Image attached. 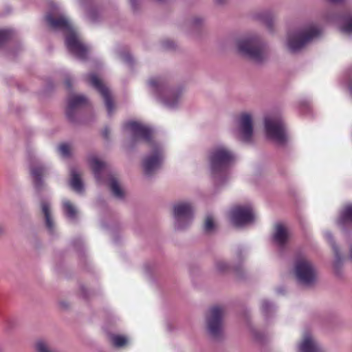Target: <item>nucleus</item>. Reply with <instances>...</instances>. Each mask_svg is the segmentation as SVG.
I'll return each instance as SVG.
<instances>
[{"label": "nucleus", "instance_id": "50", "mask_svg": "<svg viewBox=\"0 0 352 352\" xmlns=\"http://www.w3.org/2000/svg\"><path fill=\"white\" fill-rule=\"evenodd\" d=\"M234 270H235V271H236V272H238V271H239V269H238V268H235Z\"/></svg>", "mask_w": 352, "mask_h": 352}, {"label": "nucleus", "instance_id": "28", "mask_svg": "<svg viewBox=\"0 0 352 352\" xmlns=\"http://www.w3.org/2000/svg\"><path fill=\"white\" fill-rule=\"evenodd\" d=\"M257 17L263 21L270 30H272L276 16L271 10H264L257 14Z\"/></svg>", "mask_w": 352, "mask_h": 352}, {"label": "nucleus", "instance_id": "44", "mask_svg": "<svg viewBox=\"0 0 352 352\" xmlns=\"http://www.w3.org/2000/svg\"><path fill=\"white\" fill-rule=\"evenodd\" d=\"M349 259L352 262V244L350 245V248H349Z\"/></svg>", "mask_w": 352, "mask_h": 352}, {"label": "nucleus", "instance_id": "22", "mask_svg": "<svg viewBox=\"0 0 352 352\" xmlns=\"http://www.w3.org/2000/svg\"><path fill=\"white\" fill-rule=\"evenodd\" d=\"M41 209L44 216L45 226L49 232H52L54 228V223L51 214L50 203L47 200H41Z\"/></svg>", "mask_w": 352, "mask_h": 352}, {"label": "nucleus", "instance_id": "3", "mask_svg": "<svg viewBox=\"0 0 352 352\" xmlns=\"http://www.w3.org/2000/svg\"><path fill=\"white\" fill-rule=\"evenodd\" d=\"M239 52L256 64L263 65L270 55L268 43L258 34H251L236 41Z\"/></svg>", "mask_w": 352, "mask_h": 352}, {"label": "nucleus", "instance_id": "4", "mask_svg": "<svg viewBox=\"0 0 352 352\" xmlns=\"http://www.w3.org/2000/svg\"><path fill=\"white\" fill-rule=\"evenodd\" d=\"M321 33V29L316 24H308L287 35V46L292 53H296L305 45L318 37Z\"/></svg>", "mask_w": 352, "mask_h": 352}, {"label": "nucleus", "instance_id": "26", "mask_svg": "<svg viewBox=\"0 0 352 352\" xmlns=\"http://www.w3.org/2000/svg\"><path fill=\"white\" fill-rule=\"evenodd\" d=\"M337 223L342 228H344L347 223L352 225V204H348L344 208L337 220Z\"/></svg>", "mask_w": 352, "mask_h": 352}, {"label": "nucleus", "instance_id": "24", "mask_svg": "<svg viewBox=\"0 0 352 352\" xmlns=\"http://www.w3.org/2000/svg\"><path fill=\"white\" fill-rule=\"evenodd\" d=\"M69 185L71 188L78 193H82L84 191V186L81 179L80 173L75 168L70 170Z\"/></svg>", "mask_w": 352, "mask_h": 352}, {"label": "nucleus", "instance_id": "9", "mask_svg": "<svg viewBox=\"0 0 352 352\" xmlns=\"http://www.w3.org/2000/svg\"><path fill=\"white\" fill-rule=\"evenodd\" d=\"M265 129L268 138L279 146H285L288 140L285 125L280 118H266Z\"/></svg>", "mask_w": 352, "mask_h": 352}, {"label": "nucleus", "instance_id": "23", "mask_svg": "<svg viewBox=\"0 0 352 352\" xmlns=\"http://www.w3.org/2000/svg\"><path fill=\"white\" fill-rule=\"evenodd\" d=\"M89 162L94 172L95 178L98 182H100L102 180L101 173L107 168V164L100 160L96 156L91 157Z\"/></svg>", "mask_w": 352, "mask_h": 352}, {"label": "nucleus", "instance_id": "32", "mask_svg": "<svg viewBox=\"0 0 352 352\" xmlns=\"http://www.w3.org/2000/svg\"><path fill=\"white\" fill-rule=\"evenodd\" d=\"M63 209H64V211H65L66 215L69 218H70L72 219H74L76 218V212H77L76 210L74 208V206L69 201H64Z\"/></svg>", "mask_w": 352, "mask_h": 352}, {"label": "nucleus", "instance_id": "41", "mask_svg": "<svg viewBox=\"0 0 352 352\" xmlns=\"http://www.w3.org/2000/svg\"><path fill=\"white\" fill-rule=\"evenodd\" d=\"M131 7L134 11H137L138 9V3L136 0H130Z\"/></svg>", "mask_w": 352, "mask_h": 352}, {"label": "nucleus", "instance_id": "25", "mask_svg": "<svg viewBox=\"0 0 352 352\" xmlns=\"http://www.w3.org/2000/svg\"><path fill=\"white\" fill-rule=\"evenodd\" d=\"M34 352H60L50 340L42 338L34 342Z\"/></svg>", "mask_w": 352, "mask_h": 352}, {"label": "nucleus", "instance_id": "36", "mask_svg": "<svg viewBox=\"0 0 352 352\" xmlns=\"http://www.w3.org/2000/svg\"><path fill=\"white\" fill-rule=\"evenodd\" d=\"M252 335L254 338V339L258 342H263L265 338V336L262 333L256 330H254L252 331Z\"/></svg>", "mask_w": 352, "mask_h": 352}, {"label": "nucleus", "instance_id": "43", "mask_svg": "<svg viewBox=\"0 0 352 352\" xmlns=\"http://www.w3.org/2000/svg\"><path fill=\"white\" fill-rule=\"evenodd\" d=\"M214 1L216 4L220 5V6L224 5L227 2V0H214Z\"/></svg>", "mask_w": 352, "mask_h": 352}, {"label": "nucleus", "instance_id": "31", "mask_svg": "<svg viewBox=\"0 0 352 352\" xmlns=\"http://www.w3.org/2000/svg\"><path fill=\"white\" fill-rule=\"evenodd\" d=\"M214 266L216 270L219 273H226L232 269L231 265L222 259L217 260Z\"/></svg>", "mask_w": 352, "mask_h": 352}, {"label": "nucleus", "instance_id": "38", "mask_svg": "<svg viewBox=\"0 0 352 352\" xmlns=\"http://www.w3.org/2000/svg\"><path fill=\"white\" fill-rule=\"evenodd\" d=\"M88 17L92 22H94L97 19L98 13L94 10H91L88 12Z\"/></svg>", "mask_w": 352, "mask_h": 352}, {"label": "nucleus", "instance_id": "12", "mask_svg": "<svg viewBox=\"0 0 352 352\" xmlns=\"http://www.w3.org/2000/svg\"><path fill=\"white\" fill-rule=\"evenodd\" d=\"M88 104V99L84 95L72 94L67 98L65 114L67 120L74 124L79 122L80 109Z\"/></svg>", "mask_w": 352, "mask_h": 352}, {"label": "nucleus", "instance_id": "5", "mask_svg": "<svg viewBox=\"0 0 352 352\" xmlns=\"http://www.w3.org/2000/svg\"><path fill=\"white\" fill-rule=\"evenodd\" d=\"M150 87L155 96L167 107L177 106L182 94V89H170L164 78L157 77L149 80Z\"/></svg>", "mask_w": 352, "mask_h": 352}, {"label": "nucleus", "instance_id": "30", "mask_svg": "<svg viewBox=\"0 0 352 352\" xmlns=\"http://www.w3.org/2000/svg\"><path fill=\"white\" fill-rule=\"evenodd\" d=\"M216 229V224L214 223V220L213 217L211 214H208L206 217L204 224V230L206 234L212 233Z\"/></svg>", "mask_w": 352, "mask_h": 352}, {"label": "nucleus", "instance_id": "16", "mask_svg": "<svg viewBox=\"0 0 352 352\" xmlns=\"http://www.w3.org/2000/svg\"><path fill=\"white\" fill-rule=\"evenodd\" d=\"M86 80L101 94L108 113L111 114L113 110V102L109 88L95 74L87 75Z\"/></svg>", "mask_w": 352, "mask_h": 352}, {"label": "nucleus", "instance_id": "13", "mask_svg": "<svg viewBox=\"0 0 352 352\" xmlns=\"http://www.w3.org/2000/svg\"><path fill=\"white\" fill-rule=\"evenodd\" d=\"M231 222L237 227L251 223L254 221V214L250 206H237L234 207L230 214Z\"/></svg>", "mask_w": 352, "mask_h": 352}, {"label": "nucleus", "instance_id": "39", "mask_svg": "<svg viewBox=\"0 0 352 352\" xmlns=\"http://www.w3.org/2000/svg\"><path fill=\"white\" fill-rule=\"evenodd\" d=\"M122 60L127 63H131L133 62V58L129 54H124L122 56Z\"/></svg>", "mask_w": 352, "mask_h": 352}, {"label": "nucleus", "instance_id": "14", "mask_svg": "<svg viewBox=\"0 0 352 352\" xmlns=\"http://www.w3.org/2000/svg\"><path fill=\"white\" fill-rule=\"evenodd\" d=\"M237 138L245 143L252 142L253 138V120L250 113H244L240 115L238 119L236 131Z\"/></svg>", "mask_w": 352, "mask_h": 352}, {"label": "nucleus", "instance_id": "46", "mask_svg": "<svg viewBox=\"0 0 352 352\" xmlns=\"http://www.w3.org/2000/svg\"><path fill=\"white\" fill-rule=\"evenodd\" d=\"M328 1L331 2V3H338L342 2L344 0H328Z\"/></svg>", "mask_w": 352, "mask_h": 352}, {"label": "nucleus", "instance_id": "29", "mask_svg": "<svg viewBox=\"0 0 352 352\" xmlns=\"http://www.w3.org/2000/svg\"><path fill=\"white\" fill-rule=\"evenodd\" d=\"M261 311L265 318L270 317L273 313L275 311L276 307L272 302L267 299H263L261 300Z\"/></svg>", "mask_w": 352, "mask_h": 352}, {"label": "nucleus", "instance_id": "18", "mask_svg": "<svg viewBox=\"0 0 352 352\" xmlns=\"http://www.w3.org/2000/svg\"><path fill=\"white\" fill-rule=\"evenodd\" d=\"M324 17L328 21H336L342 32L352 34V12L345 13L341 16L335 13H327Z\"/></svg>", "mask_w": 352, "mask_h": 352}, {"label": "nucleus", "instance_id": "6", "mask_svg": "<svg viewBox=\"0 0 352 352\" xmlns=\"http://www.w3.org/2000/svg\"><path fill=\"white\" fill-rule=\"evenodd\" d=\"M296 280L301 286L312 287L317 280V270L314 264L305 257L296 259L294 267Z\"/></svg>", "mask_w": 352, "mask_h": 352}, {"label": "nucleus", "instance_id": "7", "mask_svg": "<svg viewBox=\"0 0 352 352\" xmlns=\"http://www.w3.org/2000/svg\"><path fill=\"white\" fill-rule=\"evenodd\" d=\"M225 314V307L221 305L211 307L206 313V331L208 335L215 340H219L223 336V318Z\"/></svg>", "mask_w": 352, "mask_h": 352}, {"label": "nucleus", "instance_id": "8", "mask_svg": "<svg viewBox=\"0 0 352 352\" xmlns=\"http://www.w3.org/2000/svg\"><path fill=\"white\" fill-rule=\"evenodd\" d=\"M125 127L131 133V140L125 144L127 151L133 150L141 140L148 143L150 147L152 144H157L153 140V130L149 126L138 122L131 121L125 124Z\"/></svg>", "mask_w": 352, "mask_h": 352}, {"label": "nucleus", "instance_id": "47", "mask_svg": "<svg viewBox=\"0 0 352 352\" xmlns=\"http://www.w3.org/2000/svg\"><path fill=\"white\" fill-rule=\"evenodd\" d=\"M4 232V228L0 225V235L3 234V233Z\"/></svg>", "mask_w": 352, "mask_h": 352}, {"label": "nucleus", "instance_id": "17", "mask_svg": "<svg viewBox=\"0 0 352 352\" xmlns=\"http://www.w3.org/2000/svg\"><path fill=\"white\" fill-rule=\"evenodd\" d=\"M292 233L289 229L281 223H276L272 234V242L279 249H284L287 245Z\"/></svg>", "mask_w": 352, "mask_h": 352}, {"label": "nucleus", "instance_id": "20", "mask_svg": "<svg viewBox=\"0 0 352 352\" xmlns=\"http://www.w3.org/2000/svg\"><path fill=\"white\" fill-rule=\"evenodd\" d=\"M299 352H324L319 343L310 335L305 334L298 346Z\"/></svg>", "mask_w": 352, "mask_h": 352}, {"label": "nucleus", "instance_id": "33", "mask_svg": "<svg viewBox=\"0 0 352 352\" xmlns=\"http://www.w3.org/2000/svg\"><path fill=\"white\" fill-rule=\"evenodd\" d=\"M12 36L13 32L11 30H0V47H1L4 43L9 41Z\"/></svg>", "mask_w": 352, "mask_h": 352}, {"label": "nucleus", "instance_id": "1", "mask_svg": "<svg viewBox=\"0 0 352 352\" xmlns=\"http://www.w3.org/2000/svg\"><path fill=\"white\" fill-rule=\"evenodd\" d=\"M45 21L49 28L61 31L65 34V44L70 52L82 60L87 58L88 47L82 42L69 20L58 8L52 7L46 13Z\"/></svg>", "mask_w": 352, "mask_h": 352}, {"label": "nucleus", "instance_id": "34", "mask_svg": "<svg viewBox=\"0 0 352 352\" xmlns=\"http://www.w3.org/2000/svg\"><path fill=\"white\" fill-rule=\"evenodd\" d=\"M205 20L203 17L196 16L192 18L190 25L193 29H197L202 27L204 24Z\"/></svg>", "mask_w": 352, "mask_h": 352}, {"label": "nucleus", "instance_id": "2", "mask_svg": "<svg viewBox=\"0 0 352 352\" xmlns=\"http://www.w3.org/2000/svg\"><path fill=\"white\" fill-rule=\"evenodd\" d=\"M234 160V153L224 145H216L210 150L209 168L215 185H220L226 181L228 170Z\"/></svg>", "mask_w": 352, "mask_h": 352}, {"label": "nucleus", "instance_id": "15", "mask_svg": "<svg viewBox=\"0 0 352 352\" xmlns=\"http://www.w3.org/2000/svg\"><path fill=\"white\" fill-rule=\"evenodd\" d=\"M30 175L32 178L34 189L39 196L46 188V184L42 177L45 176L48 171L47 167L39 162H32L30 166Z\"/></svg>", "mask_w": 352, "mask_h": 352}, {"label": "nucleus", "instance_id": "19", "mask_svg": "<svg viewBox=\"0 0 352 352\" xmlns=\"http://www.w3.org/2000/svg\"><path fill=\"white\" fill-rule=\"evenodd\" d=\"M326 238L328 240L329 244L331 245L335 256V259L333 263L334 272L337 276H340L342 274V268L343 266V258L340 254L338 247L336 245L333 240L332 234L329 232H327Z\"/></svg>", "mask_w": 352, "mask_h": 352}, {"label": "nucleus", "instance_id": "40", "mask_svg": "<svg viewBox=\"0 0 352 352\" xmlns=\"http://www.w3.org/2000/svg\"><path fill=\"white\" fill-rule=\"evenodd\" d=\"M65 84L68 89L72 88V79L70 77H69V76L66 77V78L65 80Z\"/></svg>", "mask_w": 352, "mask_h": 352}, {"label": "nucleus", "instance_id": "45", "mask_svg": "<svg viewBox=\"0 0 352 352\" xmlns=\"http://www.w3.org/2000/svg\"><path fill=\"white\" fill-rule=\"evenodd\" d=\"M237 256L239 257V258H241V256H242V250L241 249H239L237 250Z\"/></svg>", "mask_w": 352, "mask_h": 352}, {"label": "nucleus", "instance_id": "21", "mask_svg": "<svg viewBox=\"0 0 352 352\" xmlns=\"http://www.w3.org/2000/svg\"><path fill=\"white\" fill-rule=\"evenodd\" d=\"M107 337L110 344L117 349L124 348L129 342V338L122 334L108 332Z\"/></svg>", "mask_w": 352, "mask_h": 352}, {"label": "nucleus", "instance_id": "49", "mask_svg": "<svg viewBox=\"0 0 352 352\" xmlns=\"http://www.w3.org/2000/svg\"><path fill=\"white\" fill-rule=\"evenodd\" d=\"M349 89H350L351 94H352V85L350 86Z\"/></svg>", "mask_w": 352, "mask_h": 352}, {"label": "nucleus", "instance_id": "35", "mask_svg": "<svg viewBox=\"0 0 352 352\" xmlns=\"http://www.w3.org/2000/svg\"><path fill=\"white\" fill-rule=\"evenodd\" d=\"M58 151L63 157H68L71 155L70 146L67 144H62L58 146Z\"/></svg>", "mask_w": 352, "mask_h": 352}, {"label": "nucleus", "instance_id": "37", "mask_svg": "<svg viewBox=\"0 0 352 352\" xmlns=\"http://www.w3.org/2000/svg\"><path fill=\"white\" fill-rule=\"evenodd\" d=\"M163 47L166 50H172L175 47V45L173 41L166 40L162 43Z\"/></svg>", "mask_w": 352, "mask_h": 352}, {"label": "nucleus", "instance_id": "10", "mask_svg": "<svg viewBox=\"0 0 352 352\" xmlns=\"http://www.w3.org/2000/svg\"><path fill=\"white\" fill-rule=\"evenodd\" d=\"M175 228L182 230L188 228L193 219V208L190 204L179 202L173 206Z\"/></svg>", "mask_w": 352, "mask_h": 352}, {"label": "nucleus", "instance_id": "27", "mask_svg": "<svg viewBox=\"0 0 352 352\" xmlns=\"http://www.w3.org/2000/svg\"><path fill=\"white\" fill-rule=\"evenodd\" d=\"M109 186L114 197L118 199H122L124 198V192L116 177L113 176L110 177Z\"/></svg>", "mask_w": 352, "mask_h": 352}, {"label": "nucleus", "instance_id": "42", "mask_svg": "<svg viewBox=\"0 0 352 352\" xmlns=\"http://www.w3.org/2000/svg\"><path fill=\"white\" fill-rule=\"evenodd\" d=\"M110 131L108 129H104L102 131V135L105 139H108L109 136Z\"/></svg>", "mask_w": 352, "mask_h": 352}, {"label": "nucleus", "instance_id": "48", "mask_svg": "<svg viewBox=\"0 0 352 352\" xmlns=\"http://www.w3.org/2000/svg\"><path fill=\"white\" fill-rule=\"evenodd\" d=\"M0 352H5L4 347L2 344H0Z\"/></svg>", "mask_w": 352, "mask_h": 352}, {"label": "nucleus", "instance_id": "11", "mask_svg": "<svg viewBox=\"0 0 352 352\" xmlns=\"http://www.w3.org/2000/svg\"><path fill=\"white\" fill-rule=\"evenodd\" d=\"M152 153L144 157L142 160V168L145 175L152 176L160 167L163 160V151L159 144H152L150 147Z\"/></svg>", "mask_w": 352, "mask_h": 352}]
</instances>
